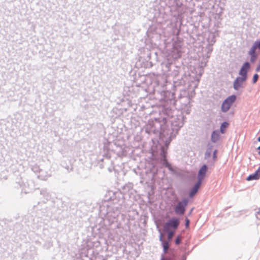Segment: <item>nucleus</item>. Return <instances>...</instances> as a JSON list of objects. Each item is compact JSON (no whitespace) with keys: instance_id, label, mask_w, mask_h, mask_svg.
<instances>
[{"instance_id":"nucleus-1","label":"nucleus","mask_w":260,"mask_h":260,"mask_svg":"<svg viewBox=\"0 0 260 260\" xmlns=\"http://www.w3.org/2000/svg\"><path fill=\"white\" fill-rule=\"evenodd\" d=\"M236 96L232 95L227 98L223 102L221 106V110L223 112L228 111L231 108L232 105L235 102Z\"/></svg>"},{"instance_id":"nucleus-2","label":"nucleus","mask_w":260,"mask_h":260,"mask_svg":"<svg viewBox=\"0 0 260 260\" xmlns=\"http://www.w3.org/2000/svg\"><path fill=\"white\" fill-rule=\"evenodd\" d=\"M179 223V219L172 218L165 223L164 229L165 231H169L172 228L175 231L178 228Z\"/></svg>"},{"instance_id":"nucleus-3","label":"nucleus","mask_w":260,"mask_h":260,"mask_svg":"<svg viewBox=\"0 0 260 260\" xmlns=\"http://www.w3.org/2000/svg\"><path fill=\"white\" fill-rule=\"evenodd\" d=\"M188 203L187 199H184L181 202H179L176 206L175 211L177 214H184L185 211V207Z\"/></svg>"},{"instance_id":"nucleus-4","label":"nucleus","mask_w":260,"mask_h":260,"mask_svg":"<svg viewBox=\"0 0 260 260\" xmlns=\"http://www.w3.org/2000/svg\"><path fill=\"white\" fill-rule=\"evenodd\" d=\"M250 68V64L248 62H245L239 72V75L241 76V78L246 80L247 79V73L248 70Z\"/></svg>"},{"instance_id":"nucleus-5","label":"nucleus","mask_w":260,"mask_h":260,"mask_svg":"<svg viewBox=\"0 0 260 260\" xmlns=\"http://www.w3.org/2000/svg\"><path fill=\"white\" fill-rule=\"evenodd\" d=\"M207 170V167L206 165H204L202 166V167L200 169L199 173H198V181L202 183V180L204 179L205 176V174Z\"/></svg>"},{"instance_id":"nucleus-6","label":"nucleus","mask_w":260,"mask_h":260,"mask_svg":"<svg viewBox=\"0 0 260 260\" xmlns=\"http://www.w3.org/2000/svg\"><path fill=\"white\" fill-rule=\"evenodd\" d=\"M245 80L241 78V77H238L235 80L234 82L233 87L235 90H238L240 87L242 86V84L245 81Z\"/></svg>"},{"instance_id":"nucleus-7","label":"nucleus","mask_w":260,"mask_h":260,"mask_svg":"<svg viewBox=\"0 0 260 260\" xmlns=\"http://www.w3.org/2000/svg\"><path fill=\"white\" fill-rule=\"evenodd\" d=\"M260 177V167L256 170L254 174L250 175L247 178V180H257Z\"/></svg>"},{"instance_id":"nucleus-8","label":"nucleus","mask_w":260,"mask_h":260,"mask_svg":"<svg viewBox=\"0 0 260 260\" xmlns=\"http://www.w3.org/2000/svg\"><path fill=\"white\" fill-rule=\"evenodd\" d=\"M201 184V183L200 182H197V183L195 184L190 192V197H193L197 192Z\"/></svg>"},{"instance_id":"nucleus-9","label":"nucleus","mask_w":260,"mask_h":260,"mask_svg":"<svg viewBox=\"0 0 260 260\" xmlns=\"http://www.w3.org/2000/svg\"><path fill=\"white\" fill-rule=\"evenodd\" d=\"M256 49L255 47L252 46L249 51V54L251 56L250 61L252 62H253L256 58V55H255Z\"/></svg>"},{"instance_id":"nucleus-10","label":"nucleus","mask_w":260,"mask_h":260,"mask_svg":"<svg viewBox=\"0 0 260 260\" xmlns=\"http://www.w3.org/2000/svg\"><path fill=\"white\" fill-rule=\"evenodd\" d=\"M219 139V134L217 131H214L211 136V140L213 142H216Z\"/></svg>"},{"instance_id":"nucleus-11","label":"nucleus","mask_w":260,"mask_h":260,"mask_svg":"<svg viewBox=\"0 0 260 260\" xmlns=\"http://www.w3.org/2000/svg\"><path fill=\"white\" fill-rule=\"evenodd\" d=\"M229 126V123L226 122H223L220 126V132L224 134L226 131V128Z\"/></svg>"},{"instance_id":"nucleus-12","label":"nucleus","mask_w":260,"mask_h":260,"mask_svg":"<svg viewBox=\"0 0 260 260\" xmlns=\"http://www.w3.org/2000/svg\"><path fill=\"white\" fill-rule=\"evenodd\" d=\"M162 246H163L164 252L166 253L169 248V243L166 241L163 242Z\"/></svg>"},{"instance_id":"nucleus-13","label":"nucleus","mask_w":260,"mask_h":260,"mask_svg":"<svg viewBox=\"0 0 260 260\" xmlns=\"http://www.w3.org/2000/svg\"><path fill=\"white\" fill-rule=\"evenodd\" d=\"M166 231L168 232V238L169 240H171L174 234L175 231L174 230V231H170V230L169 231Z\"/></svg>"},{"instance_id":"nucleus-14","label":"nucleus","mask_w":260,"mask_h":260,"mask_svg":"<svg viewBox=\"0 0 260 260\" xmlns=\"http://www.w3.org/2000/svg\"><path fill=\"white\" fill-rule=\"evenodd\" d=\"M253 47H255L256 49L258 48L260 49V40L255 42Z\"/></svg>"},{"instance_id":"nucleus-15","label":"nucleus","mask_w":260,"mask_h":260,"mask_svg":"<svg viewBox=\"0 0 260 260\" xmlns=\"http://www.w3.org/2000/svg\"><path fill=\"white\" fill-rule=\"evenodd\" d=\"M258 78V75L257 74H254L253 77V83H255Z\"/></svg>"},{"instance_id":"nucleus-16","label":"nucleus","mask_w":260,"mask_h":260,"mask_svg":"<svg viewBox=\"0 0 260 260\" xmlns=\"http://www.w3.org/2000/svg\"><path fill=\"white\" fill-rule=\"evenodd\" d=\"M178 58H181L182 56V52L180 50H177Z\"/></svg>"},{"instance_id":"nucleus-17","label":"nucleus","mask_w":260,"mask_h":260,"mask_svg":"<svg viewBox=\"0 0 260 260\" xmlns=\"http://www.w3.org/2000/svg\"><path fill=\"white\" fill-rule=\"evenodd\" d=\"M185 221H186L185 226L186 227H188L189 226V220L187 218H186Z\"/></svg>"},{"instance_id":"nucleus-18","label":"nucleus","mask_w":260,"mask_h":260,"mask_svg":"<svg viewBox=\"0 0 260 260\" xmlns=\"http://www.w3.org/2000/svg\"><path fill=\"white\" fill-rule=\"evenodd\" d=\"M175 243L176 244H179L180 243V239H179V238H177L176 239Z\"/></svg>"},{"instance_id":"nucleus-19","label":"nucleus","mask_w":260,"mask_h":260,"mask_svg":"<svg viewBox=\"0 0 260 260\" xmlns=\"http://www.w3.org/2000/svg\"><path fill=\"white\" fill-rule=\"evenodd\" d=\"M166 164V167H168L169 169H171V165L167 162Z\"/></svg>"},{"instance_id":"nucleus-20","label":"nucleus","mask_w":260,"mask_h":260,"mask_svg":"<svg viewBox=\"0 0 260 260\" xmlns=\"http://www.w3.org/2000/svg\"><path fill=\"white\" fill-rule=\"evenodd\" d=\"M161 260H170L169 258H165V257H162Z\"/></svg>"},{"instance_id":"nucleus-21","label":"nucleus","mask_w":260,"mask_h":260,"mask_svg":"<svg viewBox=\"0 0 260 260\" xmlns=\"http://www.w3.org/2000/svg\"><path fill=\"white\" fill-rule=\"evenodd\" d=\"M257 214L260 215V208L259 209V211L257 212Z\"/></svg>"},{"instance_id":"nucleus-22","label":"nucleus","mask_w":260,"mask_h":260,"mask_svg":"<svg viewBox=\"0 0 260 260\" xmlns=\"http://www.w3.org/2000/svg\"><path fill=\"white\" fill-rule=\"evenodd\" d=\"M257 149L259 150L258 154L260 155V146H259Z\"/></svg>"},{"instance_id":"nucleus-23","label":"nucleus","mask_w":260,"mask_h":260,"mask_svg":"<svg viewBox=\"0 0 260 260\" xmlns=\"http://www.w3.org/2000/svg\"><path fill=\"white\" fill-rule=\"evenodd\" d=\"M257 140L258 142H260V137L258 138Z\"/></svg>"}]
</instances>
